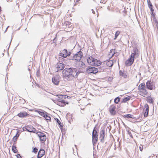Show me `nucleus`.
Segmentation results:
<instances>
[{"instance_id": "obj_1", "label": "nucleus", "mask_w": 158, "mask_h": 158, "mask_svg": "<svg viewBox=\"0 0 158 158\" xmlns=\"http://www.w3.org/2000/svg\"><path fill=\"white\" fill-rule=\"evenodd\" d=\"M77 71V69L73 68H66L62 71L63 77L68 81H70V78L73 77V75Z\"/></svg>"}, {"instance_id": "obj_2", "label": "nucleus", "mask_w": 158, "mask_h": 158, "mask_svg": "<svg viewBox=\"0 0 158 158\" xmlns=\"http://www.w3.org/2000/svg\"><path fill=\"white\" fill-rule=\"evenodd\" d=\"M56 96L58 97L57 99L58 102L56 103L57 105L61 106H64L66 104H69L68 102H65L64 100V99L68 98V97L67 96L61 95H57Z\"/></svg>"}, {"instance_id": "obj_3", "label": "nucleus", "mask_w": 158, "mask_h": 158, "mask_svg": "<svg viewBox=\"0 0 158 158\" xmlns=\"http://www.w3.org/2000/svg\"><path fill=\"white\" fill-rule=\"evenodd\" d=\"M82 56V52L81 51L77 52V53L73 55V57L71 58V60H76L77 61H80Z\"/></svg>"}, {"instance_id": "obj_4", "label": "nucleus", "mask_w": 158, "mask_h": 158, "mask_svg": "<svg viewBox=\"0 0 158 158\" xmlns=\"http://www.w3.org/2000/svg\"><path fill=\"white\" fill-rule=\"evenodd\" d=\"M146 86L147 88L149 90H153L155 88L153 82L151 80L147 81L146 83Z\"/></svg>"}, {"instance_id": "obj_5", "label": "nucleus", "mask_w": 158, "mask_h": 158, "mask_svg": "<svg viewBox=\"0 0 158 158\" xmlns=\"http://www.w3.org/2000/svg\"><path fill=\"white\" fill-rule=\"evenodd\" d=\"M71 53L70 52H68L67 49H64L60 51L59 56L64 58H66L67 56H69Z\"/></svg>"}, {"instance_id": "obj_6", "label": "nucleus", "mask_w": 158, "mask_h": 158, "mask_svg": "<svg viewBox=\"0 0 158 158\" xmlns=\"http://www.w3.org/2000/svg\"><path fill=\"white\" fill-rule=\"evenodd\" d=\"M86 72L88 73L95 74L98 72V68L90 66L87 69Z\"/></svg>"}, {"instance_id": "obj_7", "label": "nucleus", "mask_w": 158, "mask_h": 158, "mask_svg": "<svg viewBox=\"0 0 158 158\" xmlns=\"http://www.w3.org/2000/svg\"><path fill=\"white\" fill-rule=\"evenodd\" d=\"M98 135L96 130L94 129L92 132V142L93 144H95L97 142L98 139Z\"/></svg>"}, {"instance_id": "obj_8", "label": "nucleus", "mask_w": 158, "mask_h": 158, "mask_svg": "<svg viewBox=\"0 0 158 158\" xmlns=\"http://www.w3.org/2000/svg\"><path fill=\"white\" fill-rule=\"evenodd\" d=\"M60 77L59 75H56L53 77L52 81L53 83L56 85H58L60 83Z\"/></svg>"}, {"instance_id": "obj_9", "label": "nucleus", "mask_w": 158, "mask_h": 158, "mask_svg": "<svg viewBox=\"0 0 158 158\" xmlns=\"http://www.w3.org/2000/svg\"><path fill=\"white\" fill-rule=\"evenodd\" d=\"M36 133L41 141L43 142L45 141L46 139V137L45 134L40 131H37Z\"/></svg>"}, {"instance_id": "obj_10", "label": "nucleus", "mask_w": 158, "mask_h": 158, "mask_svg": "<svg viewBox=\"0 0 158 158\" xmlns=\"http://www.w3.org/2000/svg\"><path fill=\"white\" fill-rule=\"evenodd\" d=\"M139 51L137 48H134L132 51V52L131 55V57L134 58H135V56H136V55L139 53Z\"/></svg>"}, {"instance_id": "obj_11", "label": "nucleus", "mask_w": 158, "mask_h": 158, "mask_svg": "<svg viewBox=\"0 0 158 158\" xmlns=\"http://www.w3.org/2000/svg\"><path fill=\"white\" fill-rule=\"evenodd\" d=\"M27 131L29 132L36 133V132H37L36 129L31 125L27 126Z\"/></svg>"}, {"instance_id": "obj_12", "label": "nucleus", "mask_w": 158, "mask_h": 158, "mask_svg": "<svg viewBox=\"0 0 158 158\" xmlns=\"http://www.w3.org/2000/svg\"><path fill=\"white\" fill-rule=\"evenodd\" d=\"M134 59L131 57L130 56V57L125 62V64L126 66H131L134 62Z\"/></svg>"}, {"instance_id": "obj_13", "label": "nucleus", "mask_w": 158, "mask_h": 158, "mask_svg": "<svg viewBox=\"0 0 158 158\" xmlns=\"http://www.w3.org/2000/svg\"><path fill=\"white\" fill-rule=\"evenodd\" d=\"M55 67L57 69L58 71L63 70L64 67V64L60 63H58L56 65Z\"/></svg>"}, {"instance_id": "obj_14", "label": "nucleus", "mask_w": 158, "mask_h": 158, "mask_svg": "<svg viewBox=\"0 0 158 158\" xmlns=\"http://www.w3.org/2000/svg\"><path fill=\"white\" fill-rule=\"evenodd\" d=\"M106 69V64L105 63L102 64L99 66L98 72H103Z\"/></svg>"}, {"instance_id": "obj_15", "label": "nucleus", "mask_w": 158, "mask_h": 158, "mask_svg": "<svg viewBox=\"0 0 158 158\" xmlns=\"http://www.w3.org/2000/svg\"><path fill=\"white\" fill-rule=\"evenodd\" d=\"M105 131L103 130H101L100 132L99 139L101 142L103 143L104 142Z\"/></svg>"}, {"instance_id": "obj_16", "label": "nucleus", "mask_w": 158, "mask_h": 158, "mask_svg": "<svg viewBox=\"0 0 158 158\" xmlns=\"http://www.w3.org/2000/svg\"><path fill=\"white\" fill-rule=\"evenodd\" d=\"M144 108L145 109L143 110L144 116L145 117H146L148 116L149 112V106L148 104H146L145 105Z\"/></svg>"}, {"instance_id": "obj_17", "label": "nucleus", "mask_w": 158, "mask_h": 158, "mask_svg": "<svg viewBox=\"0 0 158 158\" xmlns=\"http://www.w3.org/2000/svg\"><path fill=\"white\" fill-rule=\"evenodd\" d=\"M95 58L90 57L87 59V62L88 64L91 65H93L95 64Z\"/></svg>"}, {"instance_id": "obj_18", "label": "nucleus", "mask_w": 158, "mask_h": 158, "mask_svg": "<svg viewBox=\"0 0 158 158\" xmlns=\"http://www.w3.org/2000/svg\"><path fill=\"white\" fill-rule=\"evenodd\" d=\"M116 107L112 105L109 107V111L112 115H114L116 113V112L115 110Z\"/></svg>"}, {"instance_id": "obj_19", "label": "nucleus", "mask_w": 158, "mask_h": 158, "mask_svg": "<svg viewBox=\"0 0 158 158\" xmlns=\"http://www.w3.org/2000/svg\"><path fill=\"white\" fill-rule=\"evenodd\" d=\"M45 154V151L44 149H40L39 151L38 155L37 158H40Z\"/></svg>"}, {"instance_id": "obj_20", "label": "nucleus", "mask_w": 158, "mask_h": 158, "mask_svg": "<svg viewBox=\"0 0 158 158\" xmlns=\"http://www.w3.org/2000/svg\"><path fill=\"white\" fill-rule=\"evenodd\" d=\"M148 93V91L146 88L139 91L140 94L144 97H145V96Z\"/></svg>"}, {"instance_id": "obj_21", "label": "nucleus", "mask_w": 158, "mask_h": 158, "mask_svg": "<svg viewBox=\"0 0 158 158\" xmlns=\"http://www.w3.org/2000/svg\"><path fill=\"white\" fill-rule=\"evenodd\" d=\"M27 114H28L26 112H24L19 113L17 115L19 117L23 118L27 116Z\"/></svg>"}, {"instance_id": "obj_22", "label": "nucleus", "mask_w": 158, "mask_h": 158, "mask_svg": "<svg viewBox=\"0 0 158 158\" xmlns=\"http://www.w3.org/2000/svg\"><path fill=\"white\" fill-rule=\"evenodd\" d=\"M81 73V71L78 70V69H77V71L76 72L73 74V77L77 78L79 74Z\"/></svg>"}, {"instance_id": "obj_23", "label": "nucleus", "mask_w": 158, "mask_h": 158, "mask_svg": "<svg viewBox=\"0 0 158 158\" xmlns=\"http://www.w3.org/2000/svg\"><path fill=\"white\" fill-rule=\"evenodd\" d=\"M146 88V86L145 84L144 83H143L140 84L138 86V89L140 91V90L144 89Z\"/></svg>"}, {"instance_id": "obj_24", "label": "nucleus", "mask_w": 158, "mask_h": 158, "mask_svg": "<svg viewBox=\"0 0 158 158\" xmlns=\"http://www.w3.org/2000/svg\"><path fill=\"white\" fill-rule=\"evenodd\" d=\"M95 64L93 65L94 66H99L101 64L102 62L99 60H98L96 59H94Z\"/></svg>"}, {"instance_id": "obj_25", "label": "nucleus", "mask_w": 158, "mask_h": 158, "mask_svg": "<svg viewBox=\"0 0 158 158\" xmlns=\"http://www.w3.org/2000/svg\"><path fill=\"white\" fill-rule=\"evenodd\" d=\"M106 66L107 65L109 67H111L112 66L113 64V63L112 60H109L106 62Z\"/></svg>"}, {"instance_id": "obj_26", "label": "nucleus", "mask_w": 158, "mask_h": 158, "mask_svg": "<svg viewBox=\"0 0 158 158\" xmlns=\"http://www.w3.org/2000/svg\"><path fill=\"white\" fill-rule=\"evenodd\" d=\"M37 112L41 116L44 117H45V115L47 113L45 111L42 112L40 110H37Z\"/></svg>"}, {"instance_id": "obj_27", "label": "nucleus", "mask_w": 158, "mask_h": 158, "mask_svg": "<svg viewBox=\"0 0 158 158\" xmlns=\"http://www.w3.org/2000/svg\"><path fill=\"white\" fill-rule=\"evenodd\" d=\"M119 74L121 76L125 78H126L127 77V75L121 70H120L119 71Z\"/></svg>"}, {"instance_id": "obj_28", "label": "nucleus", "mask_w": 158, "mask_h": 158, "mask_svg": "<svg viewBox=\"0 0 158 158\" xmlns=\"http://www.w3.org/2000/svg\"><path fill=\"white\" fill-rule=\"evenodd\" d=\"M147 101L148 102L150 103H152L153 102V100L150 97L148 98Z\"/></svg>"}, {"instance_id": "obj_29", "label": "nucleus", "mask_w": 158, "mask_h": 158, "mask_svg": "<svg viewBox=\"0 0 158 158\" xmlns=\"http://www.w3.org/2000/svg\"><path fill=\"white\" fill-rule=\"evenodd\" d=\"M12 151L13 152L15 153H16L18 152V150L16 149V147L15 146H12Z\"/></svg>"}, {"instance_id": "obj_30", "label": "nucleus", "mask_w": 158, "mask_h": 158, "mask_svg": "<svg viewBox=\"0 0 158 158\" xmlns=\"http://www.w3.org/2000/svg\"><path fill=\"white\" fill-rule=\"evenodd\" d=\"M130 98H131V97H130V96H128V97H125V98H124L123 99V102H126L127 101L130 100Z\"/></svg>"}, {"instance_id": "obj_31", "label": "nucleus", "mask_w": 158, "mask_h": 158, "mask_svg": "<svg viewBox=\"0 0 158 158\" xmlns=\"http://www.w3.org/2000/svg\"><path fill=\"white\" fill-rule=\"evenodd\" d=\"M48 113H47L45 115V117L44 118H45L48 120H51V117L50 116H48Z\"/></svg>"}, {"instance_id": "obj_32", "label": "nucleus", "mask_w": 158, "mask_h": 158, "mask_svg": "<svg viewBox=\"0 0 158 158\" xmlns=\"http://www.w3.org/2000/svg\"><path fill=\"white\" fill-rule=\"evenodd\" d=\"M56 121L59 125V126L60 127H63V124H62L60 120H58L57 118Z\"/></svg>"}, {"instance_id": "obj_33", "label": "nucleus", "mask_w": 158, "mask_h": 158, "mask_svg": "<svg viewBox=\"0 0 158 158\" xmlns=\"http://www.w3.org/2000/svg\"><path fill=\"white\" fill-rule=\"evenodd\" d=\"M124 117L127 118H132V115L130 114H127L125 115H124Z\"/></svg>"}, {"instance_id": "obj_34", "label": "nucleus", "mask_w": 158, "mask_h": 158, "mask_svg": "<svg viewBox=\"0 0 158 158\" xmlns=\"http://www.w3.org/2000/svg\"><path fill=\"white\" fill-rule=\"evenodd\" d=\"M147 1L148 7L149 8L153 7L152 5V4L150 0H148Z\"/></svg>"}, {"instance_id": "obj_35", "label": "nucleus", "mask_w": 158, "mask_h": 158, "mask_svg": "<svg viewBox=\"0 0 158 158\" xmlns=\"http://www.w3.org/2000/svg\"><path fill=\"white\" fill-rule=\"evenodd\" d=\"M120 98L118 97L116 98L114 100V102L116 104L118 103V102L120 101Z\"/></svg>"}, {"instance_id": "obj_36", "label": "nucleus", "mask_w": 158, "mask_h": 158, "mask_svg": "<svg viewBox=\"0 0 158 158\" xmlns=\"http://www.w3.org/2000/svg\"><path fill=\"white\" fill-rule=\"evenodd\" d=\"M120 34V31H117L115 35L114 39H116Z\"/></svg>"}, {"instance_id": "obj_37", "label": "nucleus", "mask_w": 158, "mask_h": 158, "mask_svg": "<svg viewBox=\"0 0 158 158\" xmlns=\"http://www.w3.org/2000/svg\"><path fill=\"white\" fill-rule=\"evenodd\" d=\"M19 130L18 131L14 137L18 138L19 135Z\"/></svg>"}, {"instance_id": "obj_38", "label": "nucleus", "mask_w": 158, "mask_h": 158, "mask_svg": "<svg viewBox=\"0 0 158 158\" xmlns=\"http://www.w3.org/2000/svg\"><path fill=\"white\" fill-rule=\"evenodd\" d=\"M38 151V149L36 148L35 147L33 148V152L35 153H36Z\"/></svg>"}, {"instance_id": "obj_39", "label": "nucleus", "mask_w": 158, "mask_h": 158, "mask_svg": "<svg viewBox=\"0 0 158 158\" xmlns=\"http://www.w3.org/2000/svg\"><path fill=\"white\" fill-rule=\"evenodd\" d=\"M106 1L107 0H101L100 1V3L105 4L106 2Z\"/></svg>"}, {"instance_id": "obj_40", "label": "nucleus", "mask_w": 158, "mask_h": 158, "mask_svg": "<svg viewBox=\"0 0 158 158\" xmlns=\"http://www.w3.org/2000/svg\"><path fill=\"white\" fill-rule=\"evenodd\" d=\"M16 157L17 158H22L20 154H18L16 155Z\"/></svg>"}, {"instance_id": "obj_41", "label": "nucleus", "mask_w": 158, "mask_h": 158, "mask_svg": "<svg viewBox=\"0 0 158 158\" xmlns=\"http://www.w3.org/2000/svg\"><path fill=\"white\" fill-rule=\"evenodd\" d=\"M17 139L18 138H17L14 137L13 138V141L14 142H15L16 141Z\"/></svg>"}, {"instance_id": "obj_42", "label": "nucleus", "mask_w": 158, "mask_h": 158, "mask_svg": "<svg viewBox=\"0 0 158 158\" xmlns=\"http://www.w3.org/2000/svg\"><path fill=\"white\" fill-rule=\"evenodd\" d=\"M129 135L130 136H131V137H132V135L131 134V131H127Z\"/></svg>"}, {"instance_id": "obj_43", "label": "nucleus", "mask_w": 158, "mask_h": 158, "mask_svg": "<svg viewBox=\"0 0 158 158\" xmlns=\"http://www.w3.org/2000/svg\"><path fill=\"white\" fill-rule=\"evenodd\" d=\"M27 126L23 127V131H27Z\"/></svg>"}, {"instance_id": "obj_44", "label": "nucleus", "mask_w": 158, "mask_h": 158, "mask_svg": "<svg viewBox=\"0 0 158 158\" xmlns=\"http://www.w3.org/2000/svg\"><path fill=\"white\" fill-rule=\"evenodd\" d=\"M143 146H142V147L140 146L139 147V150L140 151H142L143 149Z\"/></svg>"}, {"instance_id": "obj_45", "label": "nucleus", "mask_w": 158, "mask_h": 158, "mask_svg": "<svg viewBox=\"0 0 158 158\" xmlns=\"http://www.w3.org/2000/svg\"><path fill=\"white\" fill-rule=\"evenodd\" d=\"M150 9L151 12H154V10L153 9L152 7L149 8Z\"/></svg>"}, {"instance_id": "obj_46", "label": "nucleus", "mask_w": 158, "mask_h": 158, "mask_svg": "<svg viewBox=\"0 0 158 158\" xmlns=\"http://www.w3.org/2000/svg\"><path fill=\"white\" fill-rule=\"evenodd\" d=\"M151 15H153V16H155V13L153 12H151Z\"/></svg>"}, {"instance_id": "obj_47", "label": "nucleus", "mask_w": 158, "mask_h": 158, "mask_svg": "<svg viewBox=\"0 0 158 158\" xmlns=\"http://www.w3.org/2000/svg\"><path fill=\"white\" fill-rule=\"evenodd\" d=\"M92 13H93V14H95V12L94 10L93 9H92Z\"/></svg>"}, {"instance_id": "obj_48", "label": "nucleus", "mask_w": 158, "mask_h": 158, "mask_svg": "<svg viewBox=\"0 0 158 158\" xmlns=\"http://www.w3.org/2000/svg\"><path fill=\"white\" fill-rule=\"evenodd\" d=\"M13 0H7V1H10V2H11Z\"/></svg>"}, {"instance_id": "obj_49", "label": "nucleus", "mask_w": 158, "mask_h": 158, "mask_svg": "<svg viewBox=\"0 0 158 158\" xmlns=\"http://www.w3.org/2000/svg\"><path fill=\"white\" fill-rule=\"evenodd\" d=\"M111 79H112V77H110L109 78V80H111Z\"/></svg>"}, {"instance_id": "obj_50", "label": "nucleus", "mask_w": 158, "mask_h": 158, "mask_svg": "<svg viewBox=\"0 0 158 158\" xmlns=\"http://www.w3.org/2000/svg\"><path fill=\"white\" fill-rule=\"evenodd\" d=\"M98 12H97V17H98Z\"/></svg>"}, {"instance_id": "obj_51", "label": "nucleus", "mask_w": 158, "mask_h": 158, "mask_svg": "<svg viewBox=\"0 0 158 158\" xmlns=\"http://www.w3.org/2000/svg\"><path fill=\"white\" fill-rule=\"evenodd\" d=\"M28 70L29 71H30V69L29 68H28Z\"/></svg>"}, {"instance_id": "obj_52", "label": "nucleus", "mask_w": 158, "mask_h": 158, "mask_svg": "<svg viewBox=\"0 0 158 158\" xmlns=\"http://www.w3.org/2000/svg\"><path fill=\"white\" fill-rule=\"evenodd\" d=\"M9 27V26H8L6 28V31L7 30V29Z\"/></svg>"}, {"instance_id": "obj_53", "label": "nucleus", "mask_w": 158, "mask_h": 158, "mask_svg": "<svg viewBox=\"0 0 158 158\" xmlns=\"http://www.w3.org/2000/svg\"><path fill=\"white\" fill-rule=\"evenodd\" d=\"M80 0H76V2H78V1H79Z\"/></svg>"}, {"instance_id": "obj_54", "label": "nucleus", "mask_w": 158, "mask_h": 158, "mask_svg": "<svg viewBox=\"0 0 158 158\" xmlns=\"http://www.w3.org/2000/svg\"><path fill=\"white\" fill-rule=\"evenodd\" d=\"M2 56H3L4 55V54L2 53Z\"/></svg>"}]
</instances>
